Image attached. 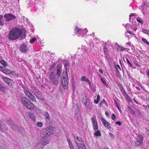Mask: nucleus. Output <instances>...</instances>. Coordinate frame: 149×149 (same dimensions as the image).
Instances as JSON below:
<instances>
[{"mask_svg":"<svg viewBox=\"0 0 149 149\" xmlns=\"http://www.w3.org/2000/svg\"><path fill=\"white\" fill-rule=\"evenodd\" d=\"M99 72L101 74H102L103 73V71L101 69H100L99 70Z\"/></svg>","mask_w":149,"mask_h":149,"instance_id":"57","label":"nucleus"},{"mask_svg":"<svg viewBox=\"0 0 149 149\" xmlns=\"http://www.w3.org/2000/svg\"><path fill=\"white\" fill-rule=\"evenodd\" d=\"M24 92L26 95L33 102L36 100V99L33 95L31 94L30 92L27 91V90L24 88Z\"/></svg>","mask_w":149,"mask_h":149,"instance_id":"7","label":"nucleus"},{"mask_svg":"<svg viewBox=\"0 0 149 149\" xmlns=\"http://www.w3.org/2000/svg\"><path fill=\"white\" fill-rule=\"evenodd\" d=\"M136 88L138 90H140V89L139 88V87L138 86H136Z\"/></svg>","mask_w":149,"mask_h":149,"instance_id":"63","label":"nucleus"},{"mask_svg":"<svg viewBox=\"0 0 149 149\" xmlns=\"http://www.w3.org/2000/svg\"><path fill=\"white\" fill-rule=\"evenodd\" d=\"M37 125L38 126H39L40 127H41L42 126V123L40 122H38V123H37Z\"/></svg>","mask_w":149,"mask_h":149,"instance_id":"42","label":"nucleus"},{"mask_svg":"<svg viewBox=\"0 0 149 149\" xmlns=\"http://www.w3.org/2000/svg\"><path fill=\"white\" fill-rule=\"evenodd\" d=\"M79 149H86V146L83 143H79L77 145Z\"/></svg>","mask_w":149,"mask_h":149,"instance_id":"17","label":"nucleus"},{"mask_svg":"<svg viewBox=\"0 0 149 149\" xmlns=\"http://www.w3.org/2000/svg\"><path fill=\"white\" fill-rule=\"evenodd\" d=\"M91 120L93 125V130L94 131H96L98 130V125L95 116L92 117L91 118Z\"/></svg>","mask_w":149,"mask_h":149,"instance_id":"6","label":"nucleus"},{"mask_svg":"<svg viewBox=\"0 0 149 149\" xmlns=\"http://www.w3.org/2000/svg\"><path fill=\"white\" fill-rule=\"evenodd\" d=\"M136 20L139 23H140L141 24H143V22L141 19L139 17H137L136 18Z\"/></svg>","mask_w":149,"mask_h":149,"instance_id":"36","label":"nucleus"},{"mask_svg":"<svg viewBox=\"0 0 149 149\" xmlns=\"http://www.w3.org/2000/svg\"><path fill=\"white\" fill-rule=\"evenodd\" d=\"M127 26H130V25L128 24H126L125 26V27L127 28Z\"/></svg>","mask_w":149,"mask_h":149,"instance_id":"62","label":"nucleus"},{"mask_svg":"<svg viewBox=\"0 0 149 149\" xmlns=\"http://www.w3.org/2000/svg\"><path fill=\"white\" fill-rule=\"evenodd\" d=\"M143 10H144L145 9H146L147 6L146 4L145 3H143V4L141 6L139 7V9H141V8L142 7H143Z\"/></svg>","mask_w":149,"mask_h":149,"instance_id":"32","label":"nucleus"},{"mask_svg":"<svg viewBox=\"0 0 149 149\" xmlns=\"http://www.w3.org/2000/svg\"><path fill=\"white\" fill-rule=\"evenodd\" d=\"M3 16L0 15V26H3V23L2 22L1 20V19L3 18Z\"/></svg>","mask_w":149,"mask_h":149,"instance_id":"41","label":"nucleus"},{"mask_svg":"<svg viewBox=\"0 0 149 149\" xmlns=\"http://www.w3.org/2000/svg\"><path fill=\"white\" fill-rule=\"evenodd\" d=\"M103 50L104 52V54L105 55V56L106 57H107V56H108V49L106 47V46H104V48H103Z\"/></svg>","mask_w":149,"mask_h":149,"instance_id":"29","label":"nucleus"},{"mask_svg":"<svg viewBox=\"0 0 149 149\" xmlns=\"http://www.w3.org/2000/svg\"><path fill=\"white\" fill-rule=\"evenodd\" d=\"M45 139L44 138V139L42 137V139L38 141L37 145V148L38 149H42L45 145L49 143V139H46L45 141Z\"/></svg>","mask_w":149,"mask_h":149,"instance_id":"5","label":"nucleus"},{"mask_svg":"<svg viewBox=\"0 0 149 149\" xmlns=\"http://www.w3.org/2000/svg\"><path fill=\"white\" fill-rule=\"evenodd\" d=\"M72 85H73V90L74 91V90H75V85H74L73 83H72Z\"/></svg>","mask_w":149,"mask_h":149,"instance_id":"59","label":"nucleus"},{"mask_svg":"<svg viewBox=\"0 0 149 149\" xmlns=\"http://www.w3.org/2000/svg\"><path fill=\"white\" fill-rule=\"evenodd\" d=\"M6 87L0 83V91L3 92L6 90Z\"/></svg>","mask_w":149,"mask_h":149,"instance_id":"28","label":"nucleus"},{"mask_svg":"<svg viewBox=\"0 0 149 149\" xmlns=\"http://www.w3.org/2000/svg\"><path fill=\"white\" fill-rule=\"evenodd\" d=\"M90 46L91 47H89V48H87V47L84 46V47H85L84 49L85 51H88V50H89L90 52L92 51L93 49L92 47H93V45H92V44H90Z\"/></svg>","mask_w":149,"mask_h":149,"instance_id":"26","label":"nucleus"},{"mask_svg":"<svg viewBox=\"0 0 149 149\" xmlns=\"http://www.w3.org/2000/svg\"><path fill=\"white\" fill-rule=\"evenodd\" d=\"M116 48L118 51H123L125 49V48L123 47L120 46L118 45L116 46Z\"/></svg>","mask_w":149,"mask_h":149,"instance_id":"19","label":"nucleus"},{"mask_svg":"<svg viewBox=\"0 0 149 149\" xmlns=\"http://www.w3.org/2000/svg\"><path fill=\"white\" fill-rule=\"evenodd\" d=\"M30 100L26 97H22L21 99V101L23 104L25 106Z\"/></svg>","mask_w":149,"mask_h":149,"instance_id":"12","label":"nucleus"},{"mask_svg":"<svg viewBox=\"0 0 149 149\" xmlns=\"http://www.w3.org/2000/svg\"><path fill=\"white\" fill-rule=\"evenodd\" d=\"M20 49V50L22 52H25L28 50V47L24 44L21 45Z\"/></svg>","mask_w":149,"mask_h":149,"instance_id":"16","label":"nucleus"},{"mask_svg":"<svg viewBox=\"0 0 149 149\" xmlns=\"http://www.w3.org/2000/svg\"><path fill=\"white\" fill-rule=\"evenodd\" d=\"M7 84L10 87H12L14 85V82L13 80L11 79L10 81H8Z\"/></svg>","mask_w":149,"mask_h":149,"instance_id":"27","label":"nucleus"},{"mask_svg":"<svg viewBox=\"0 0 149 149\" xmlns=\"http://www.w3.org/2000/svg\"><path fill=\"white\" fill-rule=\"evenodd\" d=\"M101 120L102 121L104 125L107 129H109L110 128V125L109 123L106 121L103 118H101Z\"/></svg>","mask_w":149,"mask_h":149,"instance_id":"11","label":"nucleus"},{"mask_svg":"<svg viewBox=\"0 0 149 149\" xmlns=\"http://www.w3.org/2000/svg\"><path fill=\"white\" fill-rule=\"evenodd\" d=\"M126 61H127V64L129 66H130L131 67H132V64H131V63H130L129 60L127 57L126 58Z\"/></svg>","mask_w":149,"mask_h":149,"instance_id":"35","label":"nucleus"},{"mask_svg":"<svg viewBox=\"0 0 149 149\" xmlns=\"http://www.w3.org/2000/svg\"><path fill=\"white\" fill-rule=\"evenodd\" d=\"M136 14L135 13H131L130 15V17L132 16H136ZM130 17L129 18V20H130Z\"/></svg>","mask_w":149,"mask_h":149,"instance_id":"48","label":"nucleus"},{"mask_svg":"<svg viewBox=\"0 0 149 149\" xmlns=\"http://www.w3.org/2000/svg\"><path fill=\"white\" fill-rule=\"evenodd\" d=\"M36 40V38H33L32 39H31L30 40V42L31 43H33Z\"/></svg>","mask_w":149,"mask_h":149,"instance_id":"43","label":"nucleus"},{"mask_svg":"<svg viewBox=\"0 0 149 149\" xmlns=\"http://www.w3.org/2000/svg\"><path fill=\"white\" fill-rule=\"evenodd\" d=\"M54 65H53L51 66L50 68L51 69H52V68H54Z\"/></svg>","mask_w":149,"mask_h":149,"instance_id":"61","label":"nucleus"},{"mask_svg":"<svg viewBox=\"0 0 149 149\" xmlns=\"http://www.w3.org/2000/svg\"><path fill=\"white\" fill-rule=\"evenodd\" d=\"M95 132L93 133V134L96 137L100 136L101 135V132L100 130H97L94 131Z\"/></svg>","mask_w":149,"mask_h":149,"instance_id":"23","label":"nucleus"},{"mask_svg":"<svg viewBox=\"0 0 149 149\" xmlns=\"http://www.w3.org/2000/svg\"><path fill=\"white\" fill-rule=\"evenodd\" d=\"M104 103L106 105V104H107L106 102L104 100H103V101L102 102H100V104L101 105L102 104H103Z\"/></svg>","mask_w":149,"mask_h":149,"instance_id":"47","label":"nucleus"},{"mask_svg":"<svg viewBox=\"0 0 149 149\" xmlns=\"http://www.w3.org/2000/svg\"><path fill=\"white\" fill-rule=\"evenodd\" d=\"M61 66L60 64H58L57 68V74L58 75V77L60 76L61 73Z\"/></svg>","mask_w":149,"mask_h":149,"instance_id":"14","label":"nucleus"},{"mask_svg":"<svg viewBox=\"0 0 149 149\" xmlns=\"http://www.w3.org/2000/svg\"><path fill=\"white\" fill-rule=\"evenodd\" d=\"M122 94L124 95V96H125L126 94L127 93H126L125 91V90H124L123 91H122Z\"/></svg>","mask_w":149,"mask_h":149,"instance_id":"54","label":"nucleus"},{"mask_svg":"<svg viewBox=\"0 0 149 149\" xmlns=\"http://www.w3.org/2000/svg\"><path fill=\"white\" fill-rule=\"evenodd\" d=\"M81 100L85 106H86L87 102L86 96L85 95H83L82 97Z\"/></svg>","mask_w":149,"mask_h":149,"instance_id":"18","label":"nucleus"},{"mask_svg":"<svg viewBox=\"0 0 149 149\" xmlns=\"http://www.w3.org/2000/svg\"><path fill=\"white\" fill-rule=\"evenodd\" d=\"M116 124H118L119 126L121 125V123L120 121H116L115 122Z\"/></svg>","mask_w":149,"mask_h":149,"instance_id":"50","label":"nucleus"},{"mask_svg":"<svg viewBox=\"0 0 149 149\" xmlns=\"http://www.w3.org/2000/svg\"><path fill=\"white\" fill-rule=\"evenodd\" d=\"M69 146L70 149H75L72 144H70V145H69Z\"/></svg>","mask_w":149,"mask_h":149,"instance_id":"45","label":"nucleus"},{"mask_svg":"<svg viewBox=\"0 0 149 149\" xmlns=\"http://www.w3.org/2000/svg\"><path fill=\"white\" fill-rule=\"evenodd\" d=\"M68 81L67 72H65V74L63 72V74L62 75V77H61V81L64 88L65 89H67L68 88Z\"/></svg>","mask_w":149,"mask_h":149,"instance_id":"3","label":"nucleus"},{"mask_svg":"<svg viewBox=\"0 0 149 149\" xmlns=\"http://www.w3.org/2000/svg\"><path fill=\"white\" fill-rule=\"evenodd\" d=\"M22 31L19 29L14 28L10 30L8 34V39L10 40H15L21 35Z\"/></svg>","mask_w":149,"mask_h":149,"instance_id":"1","label":"nucleus"},{"mask_svg":"<svg viewBox=\"0 0 149 149\" xmlns=\"http://www.w3.org/2000/svg\"><path fill=\"white\" fill-rule=\"evenodd\" d=\"M142 40L146 44H147L148 45H149V42L147 41V40L145 38H142Z\"/></svg>","mask_w":149,"mask_h":149,"instance_id":"40","label":"nucleus"},{"mask_svg":"<svg viewBox=\"0 0 149 149\" xmlns=\"http://www.w3.org/2000/svg\"><path fill=\"white\" fill-rule=\"evenodd\" d=\"M25 106L27 108L31 110L33 109L34 107V105L31 103L30 101H29L27 104H26Z\"/></svg>","mask_w":149,"mask_h":149,"instance_id":"15","label":"nucleus"},{"mask_svg":"<svg viewBox=\"0 0 149 149\" xmlns=\"http://www.w3.org/2000/svg\"><path fill=\"white\" fill-rule=\"evenodd\" d=\"M100 100V96L99 95H97V99L95 100L94 101V102L95 104H97L99 103Z\"/></svg>","mask_w":149,"mask_h":149,"instance_id":"33","label":"nucleus"},{"mask_svg":"<svg viewBox=\"0 0 149 149\" xmlns=\"http://www.w3.org/2000/svg\"><path fill=\"white\" fill-rule=\"evenodd\" d=\"M124 96L126 97V98L127 99H130L129 96L127 94V93L126 94V95Z\"/></svg>","mask_w":149,"mask_h":149,"instance_id":"53","label":"nucleus"},{"mask_svg":"<svg viewBox=\"0 0 149 149\" xmlns=\"http://www.w3.org/2000/svg\"><path fill=\"white\" fill-rule=\"evenodd\" d=\"M142 32L145 33L148 35L149 34V30L147 29H143Z\"/></svg>","mask_w":149,"mask_h":149,"instance_id":"37","label":"nucleus"},{"mask_svg":"<svg viewBox=\"0 0 149 149\" xmlns=\"http://www.w3.org/2000/svg\"><path fill=\"white\" fill-rule=\"evenodd\" d=\"M49 80L54 85H56L58 84V76H56L54 73L53 72H51L49 74Z\"/></svg>","mask_w":149,"mask_h":149,"instance_id":"4","label":"nucleus"},{"mask_svg":"<svg viewBox=\"0 0 149 149\" xmlns=\"http://www.w3.org/2000/svg\"><path fill=\"white\" fill-rule=\"evenodd\" d=\"M127 32L130 34H133V33H132V32L131 31H129L128 30L127 31Z\"/></svg>","mask_w":149,"mask_h":149,"instance_id":"58","label":"nucleus"},{"mask_svg":"<svg viewBox=\"0 0 149 149\" xmlns=\"http://www.w3.org/2000/svg\"><path fill=\"white\" fill-rule=\"evenodd\" d=\"M1 79L4 81L5 83L7 84L9 81H10V79L7 77H6L2 76L1 77Z\"/></svg>","mask_w":149,"mask_h":149,"instance_id":"22","label":"nucleus"},{"mask_svg":"<svg viewBox=\"0 0 149 149\" xmlns=\"http://www.w3.org/2000/svg\"><path fill=\"white\" fill-rule=\"evenodd\" d=\"M81 31V29H80L77 28V27H76L75 29V33H76V32L78 33H81V35L82 36H84L86 34L87 32V29H86L83 30Z\"/></svg>","mask_w":149,"mask_h":149,"instance_id":"9","label":"nucleus"},{"mask_svg":"<svg viewBox=\"0 0 149 149\" xmlns=\"http://www.w3.org/2000/svg\"><path fill=\"white\" fill-rule=\"evenodd\" d=\"M75 136L74 135L73 138H74V141L76 143L77 145H78V143H83V141H82L81 138H79L78 137H77L76 138H75Z\"/></svg>","mask_w":149,"mask_h":149,"instance_id":"13","label":"nucleus"},{"mask_svg":"<svg viewBox=\"0 0 149 149\" xmlns=\"http://www.w3.org/2000/svg\"><path fill=\"white\" fill-rule=\"evenodd\" d=\"M116 71L117 72V73H119V71L118 70V68L117 67H116Z\"/></svg>","mask_w":149,"mask_h":149,"instance_id":"60","label":"nucleus"},{"mask_svg":"<svg viewBox=\"0 0 149 149\" xmlns=\"http://www.w3.org/2000/svg\"><path fill=\"white\" fill-rule=\"evenodd\" d=\"M70 65V63L68 62H66L64 63V68L66 69V72H67V71L68 69V68Z\"/></svg>","mask_w":149,"mask_h":149,"instance_id":"30","label":"nucleus"},{"mask_svg":"<svg viewBox=\"0 0 149 149\" xmlns=\"http://www.w3.org/2000/svg\"><path fill=\"white\" fill-rule=\"evenodd\" d=\"M5 69L6 68L5 67H0V70L3 72V70H5Z\"/></svg>","mask_w":149,"mask_h":149,"instance_id":"49","label":"nucleus"},{"mask_svg":"<svg viewBox=\"0 0 149 149\" xmlns=\"http://www.w3.org/2000/svg\"><path fill=\"white\" fill-rule=\"evenodd\" d=\"M67 141L69 145H70V143L72 144L69 138L67 139Z\"/></svg>","mask_w":149,"mask_h":149,"instance_id":"52","label":"nucleus"},{"mask_svg":"<svg viewBox=\"0 0 149 149\" xmlns=\"http://www.w3.org/2000/svg\"><path fill=\"white\" fill-rule=\"evenodd\" d=\"M143 141V137L141 135H139L136 138L135 144L136 146H139Z\"/></svg>","mask_w":149,"mask_h":149,"instance_id":"8","label":"nucleus"},{"mask_svg":"<svg viewBox=\"0 0 149 149\" xmlns=\"http://www.w3.org/2000/svg\"><path fill=\"white\" fill-rule=\"evenodd\" d=\"M109 136H110V138L112 139H114V136H113L112 134L111 133H110L109 134Z\"/></svg>","mask_w":149,"mask_h":149,"instance_id":"44","label":"nucleus"},{"mask_svg":"<svg viewBox=\"0 0 149 149\" xmlns=\"http://www.w3.org/2000/svg\"><path fill=\"white\" fill-rule=\"evenodd\" d=\"M105 114L107 116H109V113L107 111H106L105 112Z\"/></svg>","mask_w":149,"mask_h":149,"instance_id":"56","label":"nucleus"},{"mask_svg":"<svg viewBox=\"0 0 149 149\" xmlns=\"http://www.w3.org/2000/svg\"><path fill=\"white\" fill-rule=\"evenodd\" d=\"M1 63L4 66H6L7 65L6 62L4 60H1Z\"/></svg>","mask_w":149,"mask_h":149,"instance_id":"39","label":"nucleus"},{"mask_svg":"<svg viewBox=\"0 0 149 149\" xmlns=\"http://www.w3.org/2000/svg\"><path fill=\"white\" fill-rule=\"evenodd\" d=\"M81 79L83 81H85L87 82H88L89 85H91V83L89 80H88V79L85 76H82L81 77Z\"/></svg>","mask_w":149,"mask_h":149,"instance_id":"21","label":"nucleus"},{"mask_svg":"<svg viewBox=\"0 0 149 149\" xmlns=\"http://www.w3.org/2000/svg\"><path fill=\"white\" fill-rule=\"evenodd\" d=\"M3 130V126L1 125V123H0V130L2 131Z\"/></svg>","mask_w":149,"mask_h":149,"instance_id":"55","label":"nucleus"},{"mask_svg":"<svg viewBox=\"0 0 149 149\" xmlns=\"http://www.w3.org/2000/svg\"><path fill=\"white\" fill-rule=\"evenodd\" d=\"M4 17L6 18V21H9L15 18V16L11 14H7L4 15Z\"/></svg>","mask_w":149,"mask_h":149,"instance_id":"10","label":"nucleus"},{"mask_svg":"<svg viewBox=\"0 0 149 149\" xmlns=\"http://www.w3.org/2000/svg\"><path fill=\"white\" fill-rule=\"evenodd\" d=\"M34 94L36 97L39 98L40 97L41 93L38 89H35Z\"/></svg>","mask_w":149,"mask_h":149,"instance_id":"20","label":"nucleus"},{"mask_svg":"<svg viewBox=\"0 0 149 149\" xmlns=\"http://www.w3.org/2000/svg\"><path fill=\"white\" fill-rule=\"evenodd\" d=\"M44 116L46 121L47 122L49 121L50 120V117L47 112L45 113Z\"/></svg>","mask_w":149,"mask_h":149,"instance_id":"24","label":"nucleus"},{"mask_svg":"<svg viewBox=\"0 0 149 149\" xmlns=\"http://www.w3.org/2000/svg\"><path fill=\"white\" fill-rule=\"evenodd\" d=\"M56 128L51 126L47 127L43 130L42 132V136L43 138H46L50 136L51 134H54L56 131Z\"/></svg>","mask_w":149,"mask_h":149,"instance_id":"2","label":"nucleus"},{"mask_svg":"<svg viewBox=\"0 0 149 149\" xmlns=\"http://www.w3.org/2000/svg\"><path fill=\"white\" fill-rule=\"evenodd\" d=\"M3 72L7 74H9L12 73V71L8 69H5V70H3Z\"/></svg>","mask_w":149,"mask_h":149,"instance_id":"31","label":"nucleus"},{"mask_svg":"<svg viewBox=\"0 0 149 149\" xmlns=\"http://www.w3.org/2000/svg\"><path fill=\"white\" fill-rule=\"evenodd\" d=\"M120 89L121 92H122V91H123L125 90L123 87L122 85H121V86L120 87Z\"/></svg>","mask_w":149,"mask_h":149,"instance_id":"51","label":"nucleus"},{"mask_svg":"<svg viewBox=\"0 0 149 149\" xmlns=\"http://www.w3.org/2000/svg\"><path fill=\"white\" fill-rule=\"evenodd\" d=\"M28 115L32 119L34 122H36V117H35L33 113H29L28 114Z\"/></svg>","mask_w":149,"mask_h":149,"instance_id":"25","label":"nucleus"},{"mask_svg":"<svg viewBox=\"0 0 149 149\" xmlns=\"http://www.w3.org/2000/svg\"><path fill=\"white\" fill-rule=\"evenodd\" d=\"M128 109L132 114H134V113H135L134 111L130 107H128Z\"/></svg>","mask_w":149,"mask_h":149,"instance_id":"38","label":"nucleus"},{"mask_svg":"<svg viewBox=\"0 0 149 149\" xmlns=\"http://www.w3.org/2000/svg\"><path fill=\"white\" fill-rule=\"evenodd\" d=\"M116 118L115 115L114 114H113L111 116V118L113 120H114Z\"/></svg>","mask_w":149,"mask_h":149,"instance_id":"46","label":"nucleus"},{"mask_svg":"<svg viewBox=\"0 0 149 149\" xmlns=\"http://www.w3.org/2000/svg\"><path fill=\"white\" fill-rule=\"evenodd\" d=\"M147 74L148 75V76L149 77V71L148 70V71L147 72Z\"/></svg>","mask_w":149,"mask_h":149,"instance_id":"64","label":"nucleus"},{"mask_svg":"<svg viewBox=\"0 0 149 149\" xmlns=\"http://www.w3.org/2000/svg\"><path fill=\"white\" fill-rule=\"evenodd\" d=\"M101 80L102 83L105 85L107 88L108 87V84L103 78H101Z\"/></svg>","mask_w":149,"mask_h":149,"instance_id":"34","label":"nucleus"}]
</instances>
